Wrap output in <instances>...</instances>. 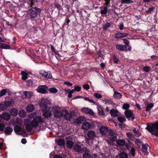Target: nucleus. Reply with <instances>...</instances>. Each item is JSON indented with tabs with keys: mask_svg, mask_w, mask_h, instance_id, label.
Instances as JSON below:
<instances>
[{
	"mask_svg": "<svg viewBox=\"0 0 158 158\" xmlns=\"http://www.w3.org/2000/svg\"><path fill=\"white\" fill-rule=\"evenodd\" d=\"M83 120V118L80 117H79L77 118L76 120H74V123L78 124L80 123H82Z\"/></svg>",
	"mask_w": 158,
	"mask_h": 158,
	"instance_id": "nucleus-29",
	"label": "nucleus"
},
{
	"mask_svg": "<svg viewBox=\"0 0 158 158\" xmlns=\"http://www.w3.org/2000/svg\"><path fill=\"white\" fill-rule=\"evenodd\" d=\"M119 157L120 158H128V155L127 153L123 152L120 153Z\"/></svg>",
	"mask_w": 158,
	"mask_h": 158,
	"instance_id": "nucleus-43",
	"label": "nucleus"
},
{
	"mask_svg": "<svg viewBox=\"0 0 158 158\" xmlns=\"http://www.w3.org/2000/svg\"><path fill=\"white\" fill-rule=\"evenodd\" d=\"M72 140L73 139L70 136L65 138L67 147L69 149L72 148L74 145L73 142L72 141Z\"/></svg>",
	"mask_w": 158,
	"mask_h": 158,
	"instance_id": "nucleus-6",
	"label": "nucleus"
},
{
	"mask_svg": "<svg viewBox=\"0 0 158 158\" xmlns=\"http://www.w3.org/2000/svg\"><path fill=\"white\" fill-rule=\"evenodd\" d=\"M110 25L111 24L110 23L107 22L104 25L103 27V29L104 30H106L108 28L110 27Z\"/></svg>",
	"mask_w": 158,
	"mask_h": 158,
	"instance_id": "nucleus-47",
	"label": "nucleus"
},
{
	"mask_svg": "<svg viewBox=\"0 0 158 158\" xmlns=\"http://www.w3.org/2000/svg\"><path fill=\"white\" fill-rule=\"evenodd\" d=\"M14 130L15 132H19L22 130L21 127L18 125L14 127Z\"/></svg>",
	"mask_w": 158,
	"mask_h": 158,
	"instance_id": "nucleus-37",
	"label": "nucleus"
},
{
	"mask_svg": "<svg viewBox=\"0 0 158 158\" xmlns=\"http://www.w3.org/2000/svg\"><path fill=\"white\" fill-rule=\"evenodd\" d=\"M42 10L40 8L36 6L32 7L28 10L27 15L31 19H32L39 15Z\"/></svg>",
	"mask_w": 158,
	"mask_h": 158,
	"instance_id": "nucleus-3",
	"label": "nucleus"
},
{
	"mask_svg": "<svg viewBox=\"0 0 158 158\" xmlns=\"http://www.w3.org/2000/svg\"><path fill=\"white\" fill-rule=\"evenodd\" d=\"M91 127V125L89 123L85 122L83 123L81 128L85 131H88Z\"/></svg>",
	"mask_w": 158,
	"mask_h": 158,
	"instance_id": "nucleus-10",
	"label": "nucleus"
},
{
	"mask_svg": "<svg viewBox=\"0 0 158 158\" xmlns=\"http://www.w3.org/2000/svg\"><path fill=\"white\" fill-rule=\"evenodd\" d=\"M10 113L11 115L16 116L18 113V111L16 108H13L10 109Z\"/></svg>",
	"mask_w": 158,
	"mask_h": 158,
	"instance_id": "nucleus-19",
	"label": "nucleus"
},
{
	"mask_svg": "<svg viewBox=\"0 0 158 158\" xmlns=\"http://www.w3.org/2000/svg\"><path fill=\"white\" fill-rule=\"evenodd\" d=\"M12 131V128L9 127H8L5 128L4 133L5 134L10 135Z\"/></svg>",
	"mask_w": 158,
	"mask_h": 158,
	"instance_id": "nucleus-24",
	"label": "nucleus"
},
{
	"mask_svg": "<svg viewBox=\"0 0 158 158\" xmlns=\"http://www.w3.org/2000/svg\"><path fill=\"white\" fill-rule=\"evenodd\" d=\"M113 60L114 62L116 64H118L119 61L118 59L117 58V56L114 55L113 57Z\"/></svg>",
	"mask_w": 158,
	"mask_h": 158,
	"instance_id": "nucleus-50",
	"label": "nucleus"
},
{
	"mask_svg": "<svg viewBox=\"0 0 158 158\" xmlns=\"http://www.w3.org/2000/svg\"><path fill=\"white\" fill-rule=\"evenodd\" d=\"M121 2L122 4H129L131 3H133V2L131 0H122Z\"/></svg>",
	"mask_w": 158,
	"mask_h": 158,
	"instance_id": "nucleus-42",
	"label": "nucleus"
},
{
	"mask_svg": "<svg viewBox=\"0 0 158 158\" xmlns=\"http://www.w3.org/2000/svg\"><path fill=\"white\" fill-rule=\"evenodd\" d=\"M6 105L8 107H10V106H13L15 104V102L14 100H12L10 101H8L5 102Z\"/></svg>",
	"mask_w": 158,
	"mask_h": 158,
	"instance_id": "nucleus-30",
	"label": "nucleus"
},
{
	"mask_svg": "<svg viewBox=\"0 0 158 158\" xmlns=\"http://www.w3.org/2000/svg\"><path fill=\"white\" fill-rule=\"evenodd\" d=\"M84 99L86 100L89 101V102L93 103L94 104L95 103V102L94 101L92 100L89 99L88 98L85 97V98Z\"/></svg>",
	"mask_w": 158,
	"mask_h": 158,
	"instance_id": "nucleus-57",
	"label": "nucleus"
},
{
	"mask_svg": "<svg viewBox=\"0 0 158 158\" xmlns=\"http://www.w3.org/2000/svg\"><path fill=\"white\" fill-rule=\"evenodd\" d=\"M113 96L115 98L119 99L122 98V95L118 91H115L114 92Z\"/></svg>",
	"mask_w": 158,
	"mask_h": 158,
	"instance_id": "nucleus-25",
	"label": "nucleus"
},
{
	"mask_svg": "<svg viewBox=\"0 0 158 158\" xmlns=\"http://www.w3.org/2000/svg\"><path fill=\"white\" fill-rule=\"evenodd\" d=\"M142 140L139 139H136L134 141L135 143L136 144H137L139 143H141Z\"/></svg>",
	"mask_w": 158,
	"mask_h": 158,
	"instance_id": "nucleus-60",
	"label": "nucleus"
},
{
	"mask_svg": "<svg viewBox=\"0 0 158 158\" xmlns=\"http://www.w3.org/2000/svg\"><path fill=\"white\" fill-rule=\"evenodd\" d=\"M116 143L119 145L123 146L125 143V141L124 140L119 139L117 140Z\"/></svg>",
	"mask_w": 158,
	"mask_h": 158,
	"instance_id": "nucleus-34",
	"label": "nucleus"
},
{
	"mask_svg": "<svg viewBox=\"0 0 158 158\" xmlns=\"http://www.w3.org/2000/svg\"><path fill=\"white\" fill-rule=\"evenodd\" d=\"M95 135V133L93 131H89L87 134V136L90 139H93Z\"/></svg>",
	"mask_w": 158,
	"mask_h": 158,
	"instance_id": "nucleus-16",
	"label": "nucleus"
},
{
	"mask_svg": "<svg viewBox=\"0 0 158 158\" xmlns=\"http://www.w3.org/2000/svg\"><path fill=\"white\" fill-rule=\"evenodd\" d=\"M83 158H92V156L87 152L85 151L83 154Z\"/></svg>",
	"mask_w": 158,
	"mask_h": 158,
	"instance_id": "nucleus-41",
	"label": "nucleus"
},
{
	"mask_svg": "<svg viewBox=\"0 0 158 158\" xmlns=\"http://www.w3.org/2000/svg\"><path fill=\"white\" fill-rule=\"evenodd\" d=\"M130 105L129 104L126 103L123 105L122 106V108L123 110H129L128 109L130 107Z\"/></svg>",
	"mask_w": 158,
	"mask_h": 158,
	"instance_id": "nucleus-40",
	"label": "nucleus"
},
{
	"mask_svg": "<svg viewBox=\"0 0 158 158\" xmlns=\"http://www.w3.org/2000/svg\"><path fill=\"white\" fill-rule=\"evenodd\" d=\"M40 106L42 109H46L47 108V105L46 101L44 99H41V102L40 103Z\"/></svg>",
	"mask_w": 158,
	"mask_h": 158,
	"instance_id": "nucleus-14",
	"label": "nucleus"
},
{
	"mask_svg": "<svg viewBox=\"0 0 158 158\" xmlns=\"http://www.w3.org/2000/svg\"><path fill=\"white\" fill-rule=\"evenodd\" d=\"M21 74L22 76L21 79L23 80H25L27 78L28 74L27 73H26L25 71H22L21 72Z\"/></svg>",
	"mask_w": 158,
	"mask_h": 158,
	"instance_id": "nucleus-22",
	"label": "nucleus"
},
{
	"mask_svg": "<svg viewBox=\"0 0 158 158\" xmlns=\"http://www.w3.org/2000/svg\"><path fill=\"white\" fill-rule=\"evenodd\" d=\"M43 115L45 118H50L51 116L52 113L51 112L48 110H44L43 111Z\"/></svg>",
	"mask_w": 158,
	"mask_h": 158,
	"instance_id": "nucleus-15",
	"label": "nucleus"
},
{
	"mask_svg": "<svg viewBox=\"0 0 158 158\" xmlns=\"http://www.w3.org/2000/svg\"><path fill=\"white\" fill-rule=\"evenodd\" d=\"M7 106L5 102L3 104H0V108L2 110H4L7 109Z\"/></svg>",
	"mask_w": 158,
	"mask_h": 158,
	"instance_id": "nucleus-39",
	"label": "nucleus"
},
{
	"mask_svg": "<svg viewBox=\"0 0 158 158\" xmlns=\"http://www.w3.org/2000/svg\"><path fill=\"white\" fill-rule=\"evenodd\" d=\"M70 20L69 19V16H67L65 18V22L64 23L63 25H67L68 27L69 26V24L70 22Z\"/></svg>",
	"mask_w": 158,
	"mask_h": 158,
	"instance_id": "nucleus-46",
	"label": "nucleus"
},
{
	"mask_svg": "<svg viewBox=\"0 0 158 158\" xmlns=\"http://www.w3.org/2000/svg\"><path fill=\"white\" fill-rule=\"evenodd\" d=\"M127 136L131 140L133 141V139H135L134 137V135L132 133L130 132H128L126 133Z\"/></svg>",
	"mask_w": 158,
	"mask_h": 158,
	"instance_id": "nucleus-35",
	"label": "nucleus"
},
{
	"mask_svg": "<svg viewBox=\"0 0 158 158\" xmlns=\"http://www.w3.org/2000/svg\"><path fill=\"white\" fill-rule=\"evenodd\" d=\"M82 111L85 113L94 116V114L93 112V111L88 108H83L82 109Z\"/></svg>",
	"mask_w": 158,
	"mask_h": 158,
	"instance_id": "nucleus-11",
	"label": "nucleus"
},
{
	"mask_svg": "<svg viewBox=\"0 0 158 158\" xmlns=\"http://www.w3.org/2000/svg\"><path fill=\"white\" fill-rule=\"evenodd\" d=\"M118 111L114 109H112L110 110V114L112 117H115L118 116Z\"/></svg>",
	"mask_w": 158,
	"mask_h": 158,
	"instance_id": "nucleus-21",
	"label": "nucleus"
},
{
	"mask_svg": "<svg viewBox=\"0 0 158 158\" xmlns=\"http://www.w3.org/2000/svg\"><path fill=\"white\" fill-rule=\"evenodd\" d=\"M57 143L60 147H63L65 144V142L64 139H59L57 141Z\"/></svg>",
	"mask_w": 158,
	"mask_h": 158,
	"instance_id": "nucleus-23",
	"label": "nucleus"
},
{
	"mask_svg": "<svg viewBox=\"0 0 158 158\" xmlns=\"http://www.w3.org/2000/svg\"><path fill=\"white\" fill-rule=\"evenodd\" d=\"M154 106V104L152 103H148L146 106V111H149Z\"/></svg>",
	"mask_w": 158,
	"mask_h": 158,
	"instance_id": "nucleus-33",
	"label": "nucleus"
},
{
	"mask_svg": "<svg viewBox=\"0 0 158 158\" xmlns=\"http://www.w3.org/2000/svg\"><path fill=\"white\" fill-rule=\"evenodd\" d=\"M54 116L56 118H60L63 117V112L64 109L60 110V108L58 106H54L52 108Z\"/></svg>",
	"mask_w": 158,
	"mask_h": 158,
	"instance_id": "nucleus-4",
	"label": "nucleus"
},
{
	"mask_svg": "<svg viewBox=\"0 0 158 158\" xmlns=\"http://www.w3.org/2000/svg\"><path fill=\"white\" fill-rule=\"evenodd\" d=\"M148 144L147 143H146V145L143 144L142 146V149L146 151L148 149Z\"/></svg>",
	"mask_w": 158,
	"mask_h": 158,
	"instance_id": "nucleus-58",
	"label": "nucleus"
},
{
	"mask_svg": "<svg viewBox=\"0 0 158 158\" xmlns=\"http://www.w3.org/2000/svg\"><path fill=\"white\" fill-rule=\"evenodd\" d=\"M101 52L102 51L101 50H100L97 52V54L98 56L101 57L103 56V55Z\"/></svg>",
	"mask_w": 158,
	"mask_h": 158,
	"instance_id": "nucleus-63",
	"label": "nucleus"
},
{
	"mask_svg": "<svg viewBox=\"0 0 158 158\" xmlns=\"http://www.w3.org/2000/svg\"><path fill=\"white\" fill-rule=\"evenodd\" d=\"M50 92L52 93H56L58 91V90L56 88L53 87L51 88L48 89Z\"/></svg>",
	"mask_w": 158,
	"mask_h": 158,
	"instance_id": "nucleus-44",
	"label": "nucleus"
},
{
	"mask_svg": "<svg viewBox=\"0 0 158 158\" xmlns=\"http://www.w3.org/2000/svg\"><path fill=\"white\" fill-rule=\"evenodd\" d=\"M145 129L152 135L158 136V121L155 123H148Z\"/></svg>",
	"mask_w": 158,
	"mask_h": 158,
	"instance_id": "nucleus-2",
	"label": "nucleus"
},
{
	"mask_svg": "<svg viewBox=\"0 0 158 158\" xmlns=\"http://www.w3.org/2000/svg\"><path fill=\"white\" fill-rule=\"evenodd\" d=\"M3 117L4 119L6 120H9L10 118V116L8 113L6 112L3 114Z\"/></svg>",
	"mask_w": 158,
	"mask_h": 158,
	"instance_id": "nucleus-32",
	"label": "nucleus"
},
{
	"mask_svg": "<svg viewBox=\"0 0 158 158\" xmlns=\"http://www.w3.org/2000/svg\"><path fill=\"white\" fill-rule=\"evenodd\" d=\"M115 47L117 49L120 51H125V49L124 48V47L125 48L126 46H125L124 45H122L121 44H116L115 45Z\"/></svg>",
	"mask_w": 158,
	"mask_h": 158,
	"instance_id": "nucleus-28",
	"label": "nucleus"
},
{
	"mask_svg": "<svg viewBox=\"0 0 158 158\" xmlns=\"http://www.w3.org/2000/svg\"><path fill=\"white\" fill-rule=\"evenodd\" d=\"M34 109L35 107L32 104H29L26 107L27 111L29 112H32Z\"/></svg>",
	"mask_w": 158,
	"mask_h": 158,
	"instance_id": "nucleus-20",
	"label": "nucleus"
},
{
	"mask_svg": "<svg viewBox=\"0 0 158 158\" xmlns=\"http://www.w3.org/2000/svg\"><path fill=\"white\" fill-rule=\"evenodd\" d=\"M74 150L75 152H79L82 151V149L81 146L78 145H76L74 148Z\"/></svg>",
	"mask_w": 158,
	"mask_h": 158,
	"instance_id": "nucleus-26",
	"label": "nucleus"
},
{
	"mask_svg": "<svg viewBox=\"0 0 158 158\" xmlns=\"http://www.w3.org/2000/svg\"><path fill=\"white\" fill-rule=\"evenodd\" d=\"M99 131L102 135H106L108 132V128L106 126H102L100 128Z\"/></svg>",
	"mask_w": 158,
	"mask_h": 158,
	"instance_id": "nucleus-12",
	"label": "nucleus"
},
{
	"mask_svg": "<svg viewBox=\"0 0 158 158\" xmlns=\"http://www.w3.org/2000/svg\"><path fill=\"white\" fill-rule=\"evenodd\" d=\"M158 58V56L155 55H152L151 56V59H148L147 60L148 61H150L154 60H156Z\"/></svg>",
	"mask_w": 158,
	"mask_h": 158,
	"instance_id": "nucleus-55",
	"label": "nucleus"
},
{
	"mask_svg": "<svg viewBox=\"0 0 158 158\" xmlns=\"http://www.w3.org/2000/svg\"><path fill=\"white\" fill-rule=\"evenodd\" d=\"M155 8L154 7H152L149 8L148 10H146V12L147 14H151L152 12H154Z\"/></svg>",
	"mask_w": 158,
	"mask_h": 158,
	"instance_id": "nucleus-36",
	"label": "nucleus"
},
{
	"mask_svg": "<svg viewBox=\"0 0 158 158\" xmlns=\"http://www.w3.org/2000/svg\"><path fill=\"white\" fill-rule=\"evenodd\" d=\"M5 128V125L4 124L2 123H0V131H3Z\"/></svg>",
	"mask_w": 158,
	"mask_h": 158,
	"instance_id": "nucleus-56",
	"label": "nucleus"
},
{
	"mask_svg": "<svg viewBox=\"0 0 158 158\" xmlns=\"http://www.w3.org/2000/svg\"><path fill=\"white\" fill-rule=\"evenodd\" d=\"M44 122V119L40 116H35L33 120L31 121L29 119L24 120V124L25 126L26 130L28 131L32 130V128H36L39 124H42Z\"/></svg>",
	"mask_w": 158,
	"mask_h": 158,
	"instance_id": "nucleus-1",
	"label": "nucleus"
},
{
	"mask_svg": "<svg viewBox=\"0 0 158 158\" xmlns=\"http://www.w3.org/2000/svg\"><path fill=\"white\" fill-rule=\"evenodd\" d=\"M63 114V117L66 120H70L72 118L73 115L71 113H69L68 111L64 109Z\"/></svg>",
	"mask_w": 158,
	"mask_h": 158,
	"instance_id": "nucleus-9",
	"label": "nucleus"
},
{
	"mask_svg": "<svg viewBox=\"0 0 158 158\" xmlns=\"http://www.w3.org/2000/svg\"><path fill=\"white\" fill-rule=\"evenodd\" d=\"M128 35V34L126 33L118 32L115 35L114 37L117 39H118L121 38L126 37Z\"/></svg>",
	"mask_w": 158,
	"mask_h": 158,
	"instance_id": "nucleus-13",
	"label": "nucleus"
},
{
	"mask_svg": "<svg viewBox=\"0 0 158 158\" xmlns=\"http://www.w3.org/2000/svg\"><path fill=\"white\" fill-rule=\"evenodd\" d=\"M135 148H134L133 147H132L131 148L130 153H131V155L133 157L135 155Z\"/></svg>",
	"mask_w": 158,
	"mask_h": 158,
	"instance_id": "nucleus-51",
	"label": "nucleus"
},
{
	"mask_svg": "<svg viewBox=\"0 0 158 158\" xmlns=\"http://www.w3.org/2000/svg\"><path fill=\"white\" fill-rule=\"evenodd\" d=\"M151 69V68L148 66H145L143 68V71L147 73L150 71Z\"/></svg>",
	"mask_w": 158,
	"mask_h": 158,
	"instance_id": "nucleus-45",
	"label": "nucleus"
},
{
	"mask_svg": "<svg viewBox=\"0 0 158 158\" xmlns=\"http://www.w3.org/2000/svg\"><path fill=\"white\" fill-rule=\"evenodd\" d=\"M110 139L112 141H115L117 140V138L116 136H114L110 138Z\"/></svg>",
	"mask_w": 158,
	"mask_h": 158,
	"instance_id": "nucleus-61",
	"label": "nucleus"
},
{
	"mask_svg": "<svg viewBox=\"0 0 158 158\" xmlns=\"http://www.w3.org/2000/svg\"><path fill=\"white\" fill-rule=\"evenodd\" d=\"M39 73L41 75L46 78L51 79L52 78V75L50 71L46 72L44 70H41L39 71Z\"/></svg>",
	"mask_w": 158,
	"mask_h": 158,
	"instance_id": "nucleus-7",
	"label": "nucleus"
},
{
	"mask_svg": "<svg viewBox=\"0 0 158 158\" xmlns=\"http://www.w3.org/2000/svg\"><path fill=\"white\" fill-rule=\"evenodd\" d=\"M6 92V90L5 89H2L0 92V97H2L4 95Z\"/></svg>",
	"mask_w": 158,
	"mask_h": 158,
	"instance_id": "nucleus-52",
	"label": "nucleus"
},
{
	"mask_svg": "<svg viewBox=\"0 0 158 158\" xmlns=\"http://www.w3.org/2000/svg\"><path fill=\"white\" fill-rule=\"evenodd\" d=\"M119 126L120 128H124L125 127V125L123 123H118Z\"/></svg>",
	"mask_w": 158,
	"mask_h": 158,
	"instance_id": "nucleus-64",
	"label": "nucleus"
},
{
	"mask_svg": "<svg viewBox=\"0 0 158 158\" xmlns=\"http://www.w3.org/2000/svg\"><path fill=\"white\" fill-rule=\"evenodd\" d=\"M0 48L4 49H10V46L5 43H0Z\"/></svg>",
	"mask_w": 158,
	"mask_h": 158,
	"instance_id": "nucleus-27",
	"label": "nucleus"
},
{
	"mask_svg": "<svg viewBox=\"0 0 158 158\" xmlns=\"http://www.w3.org/2000/svg\"><path fill=\"white\" fill-rule=\"evenodd\" d=\"M48 89V88L47 86L45 85H44L43 86H39L37 89V90L38 92L44 94L48 93L47 90Z\"/></svg>",
	"mask_w": 158,
	"mask_h": 158,
	"instance_id": "nucleus-8",
	"label": "nucleus"
},
{
	"mask_svg": "<svg viewBox=\"0 0 158 158\" xmlns=\"http://www.w3.org/2000/svg\"><path fill=\"white\" fill-rule=\"evenodd\" d=\"M75 90L77 92L79 91L81 89V88L79 86H76L74 87Z\"/></svg>",
	"mask_w": 158,
	"mask_h": 158,
	"instance_id": "nucleus-62",
	"label": "nucleus"
},
{
	"mask_svg": "<svg viewBox=\"0 0 158 158\" xmlns=\"http://www.w3.org/2000/svg\"><path fill=\"white\" fill-rule=\"evenodd\" d=\"M111 0H104V3L103 4L104 5H106V6H109L110 5V2Z\"/></svg>",
	"mask_w": 158,
	"mask_h": 158,
	"instance_id": "nucleus-54",
	"label": "nucleus"
},
{
	"mask_svg": "<svg viewBox=\"0 0 158 158\" xmlns=\"http://www.w3.org/2000/svg\"><path fill=\"white\" fill-rule=\"evenodd\" d=\"M38 3V2L37 0H29L28 1V3L31 8L33 7V6H36Z\"/></svg>",
	"mask_w": 158,
	"mask_h": 158,
	"instance_id": "nucleus-18",
	"label": "nucleus"
},
{
	"mask_svg": "<svg viewBox=\"0 0 158 158\" xmlns=\"http://www.w3.org/2000/svg\"><path fill=\"white\" fill-rule=\"evenodd\" d=\"M19 115L20 117H23L26 116V113L24 110H21L19 111Z\"/></svg>",
	"mask_w": 158,
	"mask_h": 158,
	"instance_id": "nucleus-31",
	"label": "nucleus"
},
{
	"mask_svg": "<svg viewBox=\"0 0 158 158\" xmlns=\"http://www.w3.org/2000/svg\"><path fill=\"white\" fill-rule=\"evenodd\" d=\"M124 114L128 119L131 118V120L133 121L135 118V114H133V111L131 110H125Z\"/></svg>",
	"mask_w": 158,
	"mask_h": 158,
	"instance_id": "nucleus-5",
	"label": "nucleus"
},
{
	"mask_svg": "<svg viewBox=\"0 0 158 158\" xmlns=\"http://www.w3.org/2000/svg\"><path fill=\"white\" fill-rule=\"evenodd\" d=\"M118 120L119 122L122 123L123 122L126 121V119L123 117L119 116L118 118Z\"/></svg>",
	"mask_w": 158,
	"mask_h": 158,
	"instance_id": "nucleus-48",
	"label": "nucleus"
},
{
	"mask_svg": "<svg viewBox=\"0 0 158 158\" xmlns=\"http://www.w3.org/2000/svg\"><path fill=\"white\" fill-rule=\"evenodd\" d=\"M98 114L102 116H104L105 113L102 109L100 107H98Z\"/></svg>",
	"mask_w": 158,
	"mask_h": 158,
	"instance_id": "nucleus-38",
	"label": "nucleus"
},
{
	"mask_svg": "<svg viewBox=\"0 0 158 158\" xmlns=\"http://www.w3.org/2000/svg\"><path fill=\"white\" fill-rule=\"evenodd\" d=\"M94 96L97 98L99 99L102 97L101 94L98 93H95L94 94Z\"/></svg>",
	"mask_w": 158,
	"mask_h": 158,
	"instance_id": "nucleus-53",
	"label": "nucleus"
},
{
	"mask_svg": "<svg viewBox=\"0 0 158 158\" xmlns=\"http://www.w3.org/2000/svg\"><path fill=\"white\" fill-rule=\"evenodd\" d=\"M105 6H102V8L103 9V10H101L100 11V13L102 15H106L107 14L108 12V9L107 7H109L110 6V5L109 6H106V5H105Z\"/></svg>",
	"mask_w": 158,
	"mask_h": 158,
	"instance_id": "nucleus-17",
	"label": "nucleus"
},
{
	"mask_svg": "<svg viewBox=\"0 0 158 158\" xmlns=\"http://www.w3.org/2000/svg\"><path fill=\"white\" fill-rule=\"evenodd\" d=\"M83 87L86 90H88L89 89L90 86L88 84H85L83 85Z\"/></svg>",
	"mask_w": 158,
	"mask_h": 158,
	"instance_id": "nucleus-59",
	"label": "nucleus"
},
{
	"mask_svg": "<svg viewBox=\"0 0 158 158\" xmlns=\"http://www.w3.org/2000/svg\"><path fill=\"white\" fill-rule=\"evenodd\" d=\"M133 132L134 133L136 134L137 137H139L141 135V134L139 132L137 131L135 129L133 130Z\"/></svg>",
	"mask_w": 158,
	"mask_h": 158,
	"instance_id": "nucleus-49",
	"label": "nucleus"
}]
</instances>
